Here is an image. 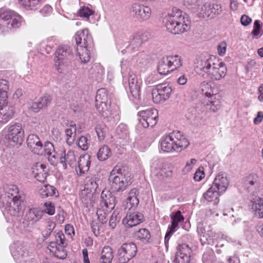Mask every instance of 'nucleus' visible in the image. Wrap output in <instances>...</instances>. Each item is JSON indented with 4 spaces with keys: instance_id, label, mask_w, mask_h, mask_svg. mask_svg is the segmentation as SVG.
Masks as SVG:
<instances>
[{
    "instance_id": "2",
    "label": "nucleus",
    "mask_w": 263,
    "mask_h": 263,
    "mask_svg": "<svg viewBox=\"0 0 263 263\" xmlns=\"http://www.w3.org/2000/svg\"><path fill=\"white\" fill-rule=\"evenodd\" d=\"M127 168L120 164L116 165L110 173L109 181L114 192H122L132 183Z\"/></svg>"
},
{
    "instance_id": "18",
    "label": "nucleus",
    "mask_w": 263,
    "mask_h": 263,
    "mask_svg": "<svg viewBox=\"0 0 263 263\" xmlns=\"http://www.w3.org/2000/svg\"><path fill=\"white\" fill-rule=\"evenodd\" d=\"M75 40L77 46L83 45L89 47L92 44V37L88 29L78 31L75 35Z\"/></svg>"
},
{
    "instance_id": "7",
    "label": "nucleus",
    "mask_w": 263,
    "mask_h": 263,
    "mask_svg": "<svg viewBox=\"0 0 263 263\" xmlns=\"http://www.w3.org/2000/svg\"><path fill=\"white\" fill-rule=\"evenodd\" d=\"M11 189L13 192L10 194L12 197V202L10 203L8 211L11 215L18 216L24 207L23 202L25 200V196L23 193L19 192L17 186H13L10 189V190Z\"/></svg>"
},
{
    "instance_id": "16",
    "label": "nucleus",
    "mask_w": 263,
    "mask_h": 263,
    "mask_svg": "<svg viewBox=\"0 0 263 263\" xmlns=\"http://www.w3.org/2000/svg\"><path fill=\"white\" fill-rule=\"evenodd\" d=\"M116 204L115 197L108 191H103L99 206L105 210H112Z\"/></svg>"
},
{
    "instance_id": "30",
    "label": "nucleus",
    "mask_w": 263,
    "mask_h": 263,
    "mask_svg": "<svg viewBox=\"0 0 263 263\" xmlns=\"http://www.w3.org/2000/svg\"><path fill=\"white\" fill-rule=\"evenodd\" d=\"M157 70L161 75H166L172 71L166 57H164L160 60L158 62Z\"/></svg>"
},
{
    "instance_id": "29",
    "label": "nucleus",
    "mask_w": 263,
    "mask_h": 263,
    "mask_svg": "<svg viewBox=\"0 0 263 263\" xmlns=\"http://www.w3.org/2000/svg\"><path fill=\"white\" fill-rule=\"evenodd\" d=\"M252 209L254 215L259 218H263V199L257 197L254 199Z\"/></svg>"
},
{
    "instance_id": "22",
    "label": "nucleus",
    "mask_w": 263,
    "mask_h": 263,
    "mask_svg": "<svg viewBox=\"0 0 263 263\" xmlns=\"http://www.w3.org/2000/svg\"><path fill=\"white\" fill-rule=\"evenodd\" d=\"M32 173L34 177L37 180L41 182H44L47 176V169L45 165L43 164L36 163L32 167Z\"/></svg>"
},
{
    "instance_id": "64",
    "label": "nucleus",
    "mask_w": 263,
    "mask_h": 263,
    "mask_svg": "<svg viewBox=\"0 0 263 263\" xmlns=\"http://www.w3.org/2000/svg\"><path fill=\"white\" fill-rule=\"evenodd\" d=\"M252 19L248 15H243L240 18L241 24L244 26H248L251 22Z\"/></svg>"
},
{
    "instance_id": "31",
    "label": "nucleus",
    "mask_w": 263,
    "mask_h": 263,
    "mask_svg": "<svg viewBox=\"0 0 263 263\" xmlns=\"http://www.w3.org/2000/svg\"><path fill=\"white\" fill-rule=\"evenodd\" d=\"M40 194L43 198H46L49 196L58 197L59 196L57 189L50 185H44L42 186L40 189Z\"/></svg>"
},
{
    "instance_id": "41",
    "label": "nucleus",
    "mask_w": 263,
    "mask_h": 263,
    "mask_svg": "<svg viewBox=\"0 0 263 263\" xmlns=\"http://www.w3.org/2000/svg\"><path fill=\"white\" fill-rule=\"evenodd\" d=\"M96 109L104 118H107L111 115L110 103L96 105Z\"/></svg>"
},
{
    "instance_id": "25",
    "label": "nucleus",
    "mask_w": 263,
    "mask_h": 263,
    "mask_svg": "<svg viewBox=\"0 0 263 263\" xmlns=\"http://www.w3.org/2000/svg\"><path fill=\"white\" fill-rule=\"evenodd\" d=\"M218 66L215 68L214 72L212 73L210 79L213 80H220L223 78L227 73V67L225 64L219 60Z\"/></svg>"
},
{
    "instance_id": "54",
    "label": "nucleus",
    "mask_w": 263,
    "mask_h": 263,
    "mask_svg": "<svg viewBox=\"0 0 263 263\" xmlns=\"http://www.w3.org/2000/svg\"><path fill=\"white\" fill-rule=\"evenodd\" d=\"M118 214L114 212L110 217L109 225V227L114 229L117 226V224L120 221V217L118 216Z\"/></svg>"
},
{
    "instance_id": "23",
    "label": "nucleus",
    "mask_w": 263,
    "mask_h": 263,
    "mask_svg": "<svg viewBox=\"0 0 263 263\" xmlns=\"http://www.w3.org/2000/svg\"><path fill=\"white\" fill-rule=\"evenodd\" d=\"M90 159V156L88 154H85L80 157L78 161V168L80 175L86 173L89 171L91 164Z\"/></svg>"
},
{
    "instance_id": "51",
    "label": "nucleus",
    "mask_w": 263,
    "mask_h": 263,
    "mask_svg": "<svg viewBox=\"0 0 263 263\" xmlns=\"http://www.w3.org/2000/svg\"><path fill=\"white\" fill-rule=\"evenodd\" d=\"M51 98L49 95H45L40 98L37 101L41 109L47 107L51 102Z\"/></svg>"
},
{
    "instance_id": "46",
    "label": "nucleus",
    "mask_w": 263,
    "mask_h": 263,
    "mask_svg": "<svg viewBox=\"0 0 263 263\" xmlns=\"http://www.w3.org/2000/svg\"><path fill=\"white\" fill-rule=\"evenodd\" d=\"M55 239L57 242H58L59 248L62 249L67 246L65 235L62 231H59L55 234Z\"/></svg>"
},
{
    "instance_id": "49",
    "label": "nucleus",
    "mask_w": 263,
    "mask_h": 263,
    "mask_svg": "<svg viewBox=\"0 0 263 263\" xmlns=\"http://www.w3.org/2000/svg\"><path fill=\"white\" fill-rule=\"evenodd\" d=\"M12 255L16 259H20V258H23L24 257L27 255L28 253L23 250L21 247H17L11 250Z\"/></svg>"
},
{
    "instance_id": "48",
    "label": "nucleus",
    "mask_w": 263,
    "mask_h": 263,
    "mask_svg": "<svg viewBox=\"0 0 263 263\" xmlns=\"http://www.w3.org/2000/svg\"><path fill=\"white\" fill-rule=\"evenodd\" d=\"M96 133L99 140H103L105 137L106 129L105 126L103 124H98L95 128Z\"/></svg>"
},
{
    "instance_id": "58",
    "label": "nucleus",
    "mask_w": 263,
    "mask_h": 263,
    "mask_svg": "<svg viewBox=\"0 0 263 263\" xmlns=\"http://www.w3.org/2000/svg\"><path fill=\"white\" fill-rule=\"evenodd\" d=\"M45 206V211L49 215H52L55 213L54 204L51 202H47L44 204Z\"/></svg>"
},
{
    "instance_id": "9",
    "label": "nucleus",
    "mask_w": 263,
    "mask_h": 263,
    "mask_svg": "<svg viewBox=\"0 0 263 263\" xmlns=\"http://www.w3.org/2000/svg\"><path fill=\"white\" fill-rule=\"evenodd\" d=\"M140 117L139 122L144 128L154 126L158 121V115L157 110L151 108L145 110H142L138 112Z\"/></svg>"
},
{
    "instance_id": "28",
    "label": "nucleus",
    "mask_w": 263,
    "mask_h": 263,
    "mask_svg": "<svg viewBox=\"0 0 263 263\" xmlns=\"http://www.w3.org/2000/svg\"><path fill=\"white\" fill-rule=\"evenodd\" d=\"M138 194V190L137 189L134 188L130 190L126 199V208L130 209L137 206L139 203V199L137 198Z\"/></svg>"
},
{
    "instance_id": "47",
    "label": "nucleus",
    "mask_w": 263,
    "mask_h": 263,
    "mask_svg": "<svg viewBox=\"0 0 263 263\" xmlns=\"http://www.w3.org/2000/svg\"><path fill=\"white\" fill-rule=\"evenodd\" d=\"M41 0H18L21 4L27 9H33Z\"/></svg>"
},
{
    "instance_id": "33",
    "label": "nucleus",
    "mask_w": 263,
    "mask_h": 263,
    "mask_svg": "<svg viewBox=\"0 0 263 263\" xmlns=\"http://www.w3.org/2000/svg\"><path fill=\"white\" fill-rule=\"evenodd\" d=\"M113 257L112 249L109 246H105L102 250L99 263H111Z\"/></svg>"
},
{
    "instance_id": "10",
    "label": "nucleus",
    "mask_w": 263,
    "mask_h": 263,
    "mask_svg": "<svg viewBox=\"0 0 263 263\" xmlns=\"http://www.w3.org/2000/svg\"><path fill=\"white\" fill-rule=\"evenodd\" d=\"M130 11L134 17L140 21L149 19L152 13L149 7L139 3L133 4L130 8Z\"/></svg>"
},
{
    "instance_id": "6",
    "label": "nucleus",
    "mask_w": 263,
    "mask_h": 263,
    "mask_svg": "<svg viewBox=\"0 0 263 263\" xmlns=\"http://www.w3.org/2000/svg\"><path fill=\"white\" fill-rule=\"evenodd\" d=\"M137 246L133 243H124L118 249L117 257L119 263H127L137 253Z\"/></svg>"
},
{
    "instance_id": "24",
    "label": "nucleus",
    "mask_w": 263,
    "mask_h": 263,
    "mask_svg": "<svg viewBox=\"0 0 263 263\" xmlns=\"http://www.w3.org/2000/svg\"><path fill=\"white\" fill-rule=\"evenodd\" d=\"M64 155L60 158V163L63 165L64 169L67 168V164L71 166L76 161V156L74 152L68 151L66 153V151H63Z\"/></svg>"
},
{
    "instance_id": "5",
    "label": "nucleus",
    "mask_w": 263,
    "mask_h": 263,
    "mask_svg": "<svg viewBox=\"0 0 263 263\" xmlns=\"http://www.w3.org/2000/svg\"><path fill=\"white\" fill-rule=\"evenodd\" d=\"M22 17L12 10H0V26H6L9 29H16L22 24Z\"/></svg>"
},
{
    "instance_id": "61",
    "label": "nucleus",
    "mask_w": 263,
    "mask_h": 263,
    "mask_svg": "<svg viewBox=\"0 0 263 263\" xmlns=\"http://www.w3.org/2000/svg\"><path fill=\"white\" fill-rule=\"evenodd\" d=\"M227 48V44L225 42H221L217 47L218 54L220 55H223L226 53Z\"/></svg>"
},
{
    "instance_id": "20",
    "label": "nucleus",
    "mask_w": 263,
    "mask_h": 263,
    "mask_svg": "<svg viewBox=\"0 0 263 263\" xmlns=\"http://www.w3.org/2000/svg\"><path fill=\"white\" fill-rule=\"evenodd\" d=\"M71 52V49L67 45H63L60 46L57 50L55 54L56 59H55V66H57V70L60 72V68L59 67L63 61L65 60Z\"/></svg>"
},
{
    "instance_id": "8",
    "label": "nucleus",
    "mask_w": 263,
    "mask_h": 263,
    "mask_svg": "<svg viewBox=\"0 0 263 263\" xmlns=\"http://www.w3.org/2000/svg\"><path fill=\"white\" fill-rule=\"evenodd\" d=\"M221 12L220 4L206 2L201 5L198 16L200 18L212 19L219 15Z\"/></svg>"
},
{
    "instance_id": "52",
    "label": "nucleus",
    "mask_w": 263,
    "mask_h": 263,
    "mask_svg": "<svg viewBox=\"0 0 263 263\" xmlns=\"http://www.w3.org/2000/svg\"><path fill=\"white\" fill-rule=\"evenodd\" d=\"M84 187L88 191L94 193L98 187V184L94 179H90L86 182Z\"/></svg>"
},
{
    "instance_id": "55",
    "label": "nucleus",
    "mask_w": 263,
    "mask_h": 263,
    "mask_svg": "<svg viewBox=\"0 0 263 263\" xmlns=\"http://www.w3.org/2000/svg\"><path fill=\"white\" fill-rule=\"evenodd\" d=\"M92 196V192L88 191L86 189H85L82 191L80 196L82 200V202H85L86 203H88V200H89Z\"/></svg>"
},
{
    "instance_id": "34",
    "label": "nucleus",
    "mask_w": 263,
    "mask_h": 263,
    "mask_svg": "<svg viewBox=\"0 0 263 263\" xmlns=\"http://www.w3.org/2000/svg\"><path fill=\"white\" fill-rule=\"evenodd\" d=\"M8 89V82L6 80H0V104H4L7 102Z\"/></svg>"
},
{
    "instance_id": "56",
    "label": "nucleus",
    "mask_w": 263,
    "mask_h": 263,
    "mask_svg": "<svg viewBox=\"0 0 263 263\" xmlns=\"http://www.w3.org/2000/svg\"><path fill=\"white\" fill-rule=\"evenodd\" d=\"M79 13L80 17L88 19L90 15L92 14V11L89 8L83 7L80 10Z\"/></svg>"
},
{
    "instance_id": "11",
    "label": "nucleus",
    "mask_w": 263,
    "mask_h": 263,
    "mask_svg": "<svg viewBox=\"0 0 263 263\" xmlns=\"http://www.w3.org/2000/svg\"><path fill=\"white\" fill-rule=\"evenodd\" d=\"M7 139L10 142L21 145L23 141L24 131L20 124L16 123L8 128Z\"/></svg>"
},
{
    "instance_id": "60",
    "label": "nucleus",
    "mask_w": 263,
    "mask_h": 263,
    "mask_svg": "<svg viewBox=\"0 0 263 263\" xmlns=\"http://www.w3.org/2000/svg\"><path fill=\"white\" fill-rule=\"evenodd\" d=\"M143 35L136 34L133 38L132 41V45H135L136 47L141 46L143 43V40L142 39Z\"/></svg>"
},
{
    "instance_id": "17",
    "label": "nucleus",
    "mask_w": 263,
    "mask_h": 263,
    "mask_svg": "<svg viewBox=\"0 0 263 263\" xmlns=\"http://www.w3.org/2000/svg\"><path fill=\"white\" fill-rule=\"evenodd\" d=\"M27 143L28 147L33 153L37 155L42 154L43 144L36 135H29L27 139Z\"/></svg>"
},
{
    "instance_id": "3",
    "label": "nucleus",
    "mask_w": 263,
    "mask_h": 263,
    "mask_svg": "<svg viewBox=\"0 0 263 263\" xmlns=\"http://www.w3.org/2000/svg\"><path fill=\"white\" fill-rule=\"evenodd\" d=\"M189 145L187 139L179 131L174 132L162 139L161 149L165 152H181Z\"/></svg>"
},
{
    "instance_id": "59",
    "label": "nucleus",
    "mask_w": 263,
    "mask_h": 263,
    "mask_svg": "<svg viewBox=\"0 0 263 263\" xmlns=\"http://www.w3.org/2000/svg\"><path fill=\"white\" fill-rule=\"evenodd\" d=\"M152 97L154 102L157 104L165 101L162 96H160V93L159 92H158L157 89L152 92Z\"/></svg>"
},
{
    "instance_id": "45",
    "label": "nucleus",
    "mask_w": 263,
    "mask_h": 263,
    "mask_svg": "<svg viewBox=\"0 0 263 263\" xmlns=\"http://www.w3.org/2000/svg\"><path fill=\"white\" fill-rule=\"evenodd\" d=\"M111 211V210H105V209H103V208L100 206L98 207L97 211V215L99 220L102 223H105L107 222V216L108 215V212Z\"/></svg>"
},
{
    "instance_id": "13",
    "label": "nucleus",
    "mask_w": 263,
    "mask_h": 263,
    "mask_svg": "<svg viewBox=\"0 0 263 263\" xmlns=\"http://www.w3.org/2000/svg\"><path fill=\"white\" fill-rule=\"evenodd\" d=\"M128 87L132 97L136 100L140 98V88L141 82H140L133 72H129L128 77Z\"/></svg>"
},
{
    "instance_id": "39",
    "label": "nucleus",
    "mask_w": 263,
    "mask_h": 263,
    "mask_svg": "<svg viewBox=\"0 0 263 263\" xmlns=\"http://www.w3.org/2000/svg\"><path fill=\"white\" fill-rule=\"evenodd\" d=\"M154 173L160 179L170 176V171L166 172L162 163H158L154 169Z\"/></svg>"
},
{
    "instance_id": "62",
    "label": "nucleus",
    "mask_w": 263,
    "mask_h": 263,
    "mask_svg": "<svg viewBox=\"0 0 263 263\" xmlns=\"http://www.w3.org/2000/svg\"><path fill=\"white\" fill-rule=\"evenodd\" d=\"M260 29V25L258 20H256L254 23V28L252 32V34L257 36L259 34Z\"/></svg>"
},
{
    "instance_id": "35",
    "label": "nucleus",
    "mask_w": 263,
    "mask_h": 263,
    "mask_svg": "<svg viewBox=\"0 0 263 263\" xmlns=\"http://www.w3.org/2000/svg\"><path fill=\"white\" fill-rule=\"evenodd\" d=\"M184 2L189 9L198 15L201 6V0H184Z\"/></svg>"
},
{
    "instance_id": "32",
    "label": "nucleus",
    "mask_w": 263,
    "mask_h": 263,
    "mask_svg": "<svg viewBox=\"0 0 263 263\" xmlns=\"http://www.w3.org/2000/svg\"><path fill=\"white\" fill-rule=\"evenodd\" d=\"M67 128L66 129L65 133L66 135V143L68 145H72L76 138V124L71 122Z\"/></svg>"
},
{
    "instance_id": "44",
    "label": "nucleus",
    "mask_w": 263,
    "mask_h": 263,
    "mask_svg": "<svg viewBox=\"0 0 263 263\" xmlns=\"http://www.w3.org/2000/svg\"><path fill=\"white\" fill-rule=\"evenodd\" d=\"M201 89L203 93L208 98L213 96L214 92L211 85L206 82H203L200 85Z\"/></svg>"
},
{
    "instance_id": "42",
    "label": "nucleus",
    "mask_w": 263,
    "mask_h": 263,
    "mask_svg": "<svg viewBox=\"0 0 263 263\" xmlns=\"http://www.w3.org/2000/svg\"><path fill=\"white\" fill-rule=\"evenodd\" d=\"M111 155L110 148L106 145L101 147L97 153V158L100 161H104L107 159Z\"/></svg>"
},
{
    "instance_id": "14",
    "label": "nucleus",
    "mask_w": 263,
    "mask_h": 263,
    "mask_svg": "<svg viewBox=\"0 0 263 263\" xmlns=\"http://www.w3.org/2000/svg\"><path fill=\"white\" fill-rule=\"evenodd\" d=\"M144 220V216L142 213L135 212L127 214L123 219L122 223L126 228H130L139 224Z\"/></svg>"
},
{
    "instance_id": "43",
    "label": "nucleus",
    "mask_w": 263,
    "mask_h": 263,
    "mask_svg": "<svg viewBox=\"0 0 263 263\" xmlns=\"http://www.w3.org/2000/svg\"><path fill=\"white\" fill-rule=\"evenodd\" d=\"M135 235L139 240H142L145 242H149L151 238L149 232L146 229H140Z\"/></svg>"
},
{
    "instance_id": "38",
    "label": "nucleus",
    "mask_w": 263,
    "mask_h": 263,
    "mask_svg": "<svg viewBox=\"0 0 263 263\" xmlns=\"http://www.w3.org/2000/svg\"><path fill=\"white\" fill-rule=\"evenodd\" d=\"M156 89L158 90V92H159L160 96L166 101L167 100L171 94L172 89L168 84H162L157 86Z\"/></svg>"
},
{
    "instance_id": "37",
    "label": "nucleus",
    "mask_w": 263,
    "mask_h": 263,
    "mask_svg": "<svg viewBox=\"0 0 263 263\" xmlns=\"http://www.w3.org/2000/svg\"><path fill=\"white\" fill-rule=\"evenodd\" d=\"M171 67L172 71L180 67L182 65V60L178 55L166 56Z\"/></svg>"
},
{
    "instance_id": "4",
    "label": "nucleus",
    "mask_w": 263,
    "mask_h": 263,
    "mask_svg": "<svg viewBox=\"0 0 263 263\" xmlns=\"http://www.w3.org/2000/svg\"><path fill=\"white\" fill-rule=\"evenodd\" d=\"M218 61L219 60L215 56H210L209 58H199L196 59L195 63V70L202 76H206L210 79L215 68L218 66Z\"/></svg>"
},
{
    "instance_id": "26",
    "label": "nucleus",
    "mask_w": 263,
    "mask_h": 263,
    "mask_svg": "<svg viewBox=\"0 0 263 263\" xmlns=\"http://www.w3.org/2000/svg\"><path fill=\"white\" fill-rule=\"evenodd\" d=\"M43 214V211L38 208H30L26 212L25 219L28 221L36 222L42 218Z\"/></svg>"
},
{
    "instance_id": "36",
    "label": "nucleus",
    "mask_w": 263,
    "mask_h": 263,
    "mask_svg": "<svg viewBox=\"0 0 263 263\" xmlns=\"http://www.w3.org/2000/svg\"><path fill=\"white\" fill-rule=\"evenodd\" d=\"M220 193H221L212 185L211 187L203 194V197L208 201L211 202L217 200L220 195Z\"/></svg>"
},
{
    "instance_id": "50",
    "label": "nucleus",
    "mask_w": 263,
    "mask_h": 263,
    "mask_svg": "<svg viewBox=\"0 0 263 263\" xmlns=\"http://www.w3.org/2000/svg\"><path fill=\"white\" fill-rule=\"evenodd\" d=\"M77 145L83 151H86L88 148L87 138L85 136H81L77 141Z\"/></svg>"
},
{
    "instance_id": "1",
    "label": "nucleus",
    "mask_w": 263,
    "mask_h": 263,
    "mask_svg": "<svg viewBox=\"0 0 263 263\" xmlns=\"http://www.w3.org/2000/svg\"><path fill=\"white\" fill-rule=\"evenodd\" d=\"M164 26L171 33L181 34L190 29L189 21L180 10L174 8L163 20Z\"/></svg>"
},
{
    "instance_id": "40",
    "label": "nucleus",
    "mask_w": 263,
    "mask_h": 263,
    "mask_svg": "<svg viewBox=\"0 0 263 263\" xmlns=\"http://www.w3.org/2000/svg\"><path fill=\"white\" fill-rule=\"evenodd\" d=\"M45 155L48 156V159L52 161V159L55 160L57 159L56 153L55 152L54 147L52 143L46 141L44 144Z\"/></svg>"
},
{
    "instance_id": "19",
    "label": "nucleus",
    "mask_w": 263,
    "mask_h": 263,
    "mask_svg": "<svg viewBox=\"0 0 263 263\" xmlns=\"http://www.w3.org/2000/svg\"><path fill=\"white\" fill-rule=\"evenodd\" d=\"M14 113V107L11 105H8L7 102L4 104H0V117L2 123H6L12 119Z\"/></svg>"
},
{
    "instance_id": "63",
    "label": "nucleus",
    "mask_w": 263,
    "mask_h": 263,
    "mask_svg": "<svg viewBox=\"0 0 263 263\" xmlns=\"http://www.w3.org/2000/svg\"><path fill=\"white\" fill-rule=\"evenodd\" d=\"M55 254V255L60 258L64 259L66 256V253L64 250V248H63V249H60L58 248L57 251L54 252Z\"/></svg>"
},
{
    "instance_id": "15",
    "label": "nucleus",
    "mask_w": 263,
    "mask_h": 263,
    "mask_svg": "<svg viewBox=\"0 0 263 263\" xmlns=\"http://www.w3.org/2000/svg\"><path fill=\"white\" fill-rule=\"evenodd\" d=\"M171 218L172 219L171 226L168 227L165 236V243L168 241L172 235L176 231L178 227V223L184 220V217L180 211H177L175 214H172L171 215Z\"/></svg>"
},
{
    "instance_id": "12",
    "label": "nucleus",
    "mask_w": 263,
    "mask_h": 263,
    "mask_svg": "<svg viewBox=\"0 0 263 263\" xmlns=\"http://www.w3.org/2000/svg\"><path fill=\"white\" fill-rule=\"evenodd\" d=\"M192 250L188 245L183 243L177 247V252L174 259L175 263H189Z\"/></svg>"
},
{
    "instance_id": "27",
    "label": "nucleus",
    "mask_w": 263,
    "mask_h": 263,
    "mask_svg": "<svg viewBox=\"0 0 263 263\" xmlns=\"http://www.w3.org/2000/svg\"><path fill=\"white\" fill-rule=\"evenodd\" d=\"M89 47H86L85 46L81 45V46L77 47V52L81 63H86L88 62L90 59V49Z\"/></svg>"
},
{
    "instance_id": "57",
    "label": "nucleus",
    "mask_w": 263,
    "mask_h": 263,
    "mask_svg": "<svg viewBox=\"0 0 263 263\" xmlns=\"http://www.w3.org/2000/svg\"><path fill=\"white\" fill-rule=\"evenodd\" d=\"M107 98H108V93L107 90L105 88H101L97 91L96 96V99L100 100V99H106Z\"/></svg>"
},
{
    "instance_id": "53",
    "label": "nucleus",
    "mask_w": 263,
    "mask_h": 263,
    "mask_svg": "<svg viewBox=\"0 0 263 263\" xmlns=\"http://www.w3.org/2000/svg\"><path fill=\"white\" fill-rule=\"evenodd\" d=\"M220 102L219 101H211L207 103L205 107L207 109H209L213 112L216 111L220 108Z\"/></svg>"
},
{
    "instance_id": "21",
    "label": "nucleus",
    "mask_w": 263,
    "mask_h": 263,
    "mask_svg": "<svg viewBox=\"0 0 263 263\" xmlns=\"http://www.w3.org/2000/svg\"><path fill=\"white\" fill-rule=\"evenodd\" d=\"M229 183L226 174L219 173L216 176L212 185L221 193H223L226 190Z\"/></svg>"
}]
</instances>
